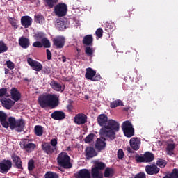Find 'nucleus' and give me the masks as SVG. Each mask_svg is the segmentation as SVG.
Here are the masks:
<instances>
[{"label": "nucleus", "instance_id": "nucleus-3", "mask_svg": "<svg viewBox=\"0 0 178 178\" xmlns=\"http://www.w3.org/2000/svg\"><path fill=\"white\" fill-rule=\"evenodd\" d=\"M97 122L99 126H102L99 131L101 136L104 137V140H106V138H108V115L106 114H99L97 118Z\"/></svg>", "mask_w": 178, "mask_h": 178}, {"label": "nucleus", "instance_id": "nucleus-25", "mask_svg": "<svg viewBox=\"0 0 178 178\" xmlns=\"http://www.w3.org/2000/svg\"><path fill=\"white\" fill-rule=\"evenodd\" d=\"M8 115L4 111H0V123L3 127L8 129L9 124L7 121Z\"/></svg>", "mask_w": 178, "mask_h": 178}, {"label": "nucleus", "instance_id": "nucleus-51", "mask_svg": "<svg viewBox=\"0 0 178 178\" xmlns=\"http://www.w3.org/2000/svg\"><path fill=\"white\" fill-rule=\"evenodd\" d=\"M96 35L98 36V38L103 36V29H102V27H98V29L96 31Z\"/></svg>", "mask_w": 178, "mask_h": 178}, {"label": "nucleus", "instance_id": "nucleus-56", "mask_svg": "<svg viewBox=\"0 0 178 178\" xmlns=\"http://www.w3.org/2000/svg\"><path fill=\"white\" fill-rule=\"evenodd\" d=\"M42 72L43 73H44V74H49V73H51V70L49 67H48V65H46V67L43 68Z\"/></svg>", "mask_w": 178, "mask_h": 178}, {"label": "nucleus", "instance_id": "nucleus-18", "mask_svg": "<svg viewBox=\"0 0 178 178\" xmlns=\"http://www.w3.org/2000/svg\"><path fill=\"white\" fill-rule=\"evenodd\" d=\"M85 154L87 159H90V158H94V156L98 155L95 147H92V146H87L85 149Z\"/></svg>", "mask_w": 178, "mask_h": 178}, {"label": "nucleus", "instance_id": "nucleus-9", "mask_svg": "<svg viewBox=\"0 0 178 178\" xmlns=\"http://www.w3.org/2000/svg\"><path fill=\"white\" fill-rule=\"evenodd\" d=\"M20 147L22 149H24L26 152H32L35 149L37 145L30 140V139H21Z\"/></svg>", "mask_w": 178, "mask_h": 178}, {"label": "nucleus", "instance_id": "nucleus-14", "mask_svg": "<svg viewBox=\"0 0 178 178\" xmlns=\"http://www.w3.org/2000/svg\"><path fill=\"white\" fill-rule=\"evenodd\" d=\"M28 64L32 67V69L35 70V72H41L43 69L42 64L40 63L39 61H36L35 60H33V58H29L28 60Z\"/></svg>", "mask_w": 178, "mask_h": 178}, {"label": "nucleus", "instance_id": "nucleus-34", "mask_svg": "<svg viewBox=\"0 0 178 178\" xmlns=\"http://www.w3.org/2000/svg\"><path fill=\"white\" fill-rule=\"evenodd\" d=\"M176 147V145L175 143H168L166 146V152L168 155H174L175 148Z\"/></svg>", "mask_w": 178, "mask_h": 178}, {"label": "nucleus", "instance_id": "nucleus-54", "mask_svg": "<svg viewBox=\"0 0 178 178\" xmlns=\"http://www.w3.org/2000/svg\"><path fill=\"white\" fill-rule=\"evenodd\" d=\"M134 178H146V174L145 172H138L136 174Z\"/></svg>", "mask_w": 178, "mask_h": 178}, {"label": "nucleus", "instance_id": "nucleus-2", "mask_svg": "<svg viewBox=\"0 0 178 178\" xmlns=\"http://www.w3.org/2000/svg\"><path fill=\"white\" fill-rule=\"evenodd\" d=\"M108 129H107V138L110 140H114L116 138V132L120 130V123L119 121H115V120L108 119Z\"/></svg>", "mask_w": 178, "mask_h": 178}, {"label": "nucleus", "instance_id": "nucleus-60", "mask_svg": "<svg viewBox=\"0 0 178 178\" xmlns=\"http://www.w3.org/2000/svg\"><path fill=\"white\" fill-rule=\"evenodd\" d=\"M116 2V0H108V4H114Z\"/></svg>", "mask_w": 178, "mask_h": 178}, {"label": "nucleus", "instance_id": "nucleus-33", "mask_svg": "<svg viewBox=\"0 0 178 178\" xmlns=\"http://www.w3.org/2000/svg\"><path fill=\"white\" fill-rule=\"evenodd\" d=\"M50 85L54 90H57L58 92L64 90V89H62V85L58 82H56L55 80H52Z\"/></svg>", "mask_w": 178, "mask_h": 178}, {"label": "nucleus", "instance_id": "nucleus-62", "mask_svg": "<svg viewBox=\"0 0 178 178\" xmlns=\"http://www.w3.org/2000/svg\"><path fill=\"white\" fill-rule=\"evenodd\" d=\"M23 80H24L25 81H31L30 79H28V77H24Z\"/></svg>", "mask_w": 178, "mask_h": 178}, {"label": "nucleus", "instance_id": "nucleus-30", "mask_svg": "<svg viewBox=\"0 0 178 178\" xmlns=\"http://www.w3.org/2000/svg\"><path fill=\"white\" fill-rule=\"evenodd\" d=\"M51 118H54V120H64L66 117L65 113L64 111H54V113H51Z\"/></svg>", "mask_w": 178, "mask_h": 178}, {"label": "nucleus", "instance_id": "nucleus-47", "mask_svg": "<svg viewBox=\"0 0 178 178\" xmlns=\"http://www.w3.org/2000/svg\"><path fill=\"white\" fill-rule=\"evenodd\" d=\"M45 178H59L56 172H53L52 171H48L45 174Z\"/></svg>", "mask_w": 178, "mask_h": 178}, {"label": "nucleus", "instance_id": "nucleus-11", "mask_svg": "<svg viewBox=\"0 0 178 178\" xmlns=\"http://www.w3.org/2000/svg\"><path fill=\"white\" fill-rule=\"evenodd\" d=\"M85 77L88 80H92V81H99L102 79V76L100 74H97V72H95L93 68H91V67L86 68Z\"/></svg>", "mask_w": 178, "mask_h": 178}, {"label": "nucleus", "instance_id": "nucleus-10", "mask_svg": "<svg viewBox=\"0 0 178 178\" xmlns=\"http://www.w3.org/2000/svg\"><path fill=\"white\" fill-rule=\"evenodd\" d=\"M54 13L56 16L58 17H63V16H66L67 13V6L65 3H59L58 4H56L54 7Z\"/></svg>", "mask_w": 178, "mask_h": 178}, {"label": "nucleus", "instance_id": "nucleus-52", "mask_svg": "<svg viewBox=\"0 0 178 178\" xmlns=\"http://www.w3.org/2000/svg\"><path fill=\"white\" fill-rule=\"evenodd\" d=\"M6 65L8 67V69H10V70H13V69H15V64L13 63V61L8 60L6 61Z\"/></svg>", "mask_w": 178, "mask_h": 178}, {"label": "nucleus", "instance_id": "nucleus-55", "mask_svg": "<svg viewBox=\"0 0 178 178\" xmlns=\"http://www.w3.org/2000/svg\"><path fill=\"white\" fill-rule=\"evenodd\" d=\"M46 54H47V60H51V58H52V54H51L50 49H48V48L46 49Z\"/></svg>", "mask_w": 178, "mask_h": 178}, {"label": "nucleus", "instance_id": "nucleus-38", "mask_svg": "<svg viewBox=\"0 0 178 178\" xmlns=\"http://www.w3.org/2000/svg\"><path fill=\"white\" fill-rule=\"evenodd\" d=\"M34 130L37 136H42L44 133V129L42 126H35Z\"/></svg>", "mask_w": 178, "mask_h": 178}, {"label": "nucleus", "instance_id": "nucleus-24", "mask_svg": "<svg viewBox=\"0 0 178 178\" xmlns=\"http://www.w3.org/2000/svg\"><path fill=\"white\" fill-rule=\"evenodd\" d=\"M19 45L24 49H26L30 47V39L25 38V36H21L19 39Z\"/></svg>", "mask_w": 178, "mask_h": 178}, {"label": "nucleus", "instance_id": "nucleus-41", "mask_svg": "<svg viewBox=\"0 0 178 178\" xmlns=\"http://www.w3.org/2000/svg\"><path fill=\"white\" fill-rule=\"evenodd\" d=\"M44 36V33L43 32H38V33H35V38L36 39L35 42H40L41 44H42V39Z\"/></svg>", "mask_w": 178, "mask_h": 178}, {"label": "nucleus", "instance_id": "nucleus-5", "mask_svg": "<svg viewBox=\"0 0 178 178\" xmlns=\"http://www.w3.org/2000/svg\"><path fill=\"white\" fill-rule=\"evenodd\" d=\"M57 163L63 168L69 169L73 167L71 163V158L67 152H60L57 156Z\"/></svg>", "mask_w": 178, "mask_h": 178}, {"label": "nucleus", "instance_id": "nucleus-21", "mask_svg": "<svg viewBox=\"0 0 178 178\" xmlns=\"http://www.w3.org/2000/svg\"><path fill=\"white\" fill-rule=\"evenodd\" d=\"M10 95L12 101H13L14 104L22 98V95L17 88H12L10 90Z\"/></svg>", "mask_w": 178, "mask_h": 178}, {"label": "nucleus", "instance_id": "nucleus-35", "mask_svg": "<svg viewBox=\"0 0 178 178\" xmlns=\"http://www.w3.org/2000/svg\"><path fill=\"white\" fill-rule=\"evenodd\" d=\"M6 97H10V93L8 92L7 88H1L0 89V102L4 99Z\"/></svg>", "mask_w": 178, "mask_h": 178}, {"label": "nucleus", "instance_id": "nucleus-4", "mask_svg": "<svg viewBox=\"0 0 178 178\" xmlns=\"http://www.w3.org/2000/svg\"><path fill=\"white\" fill-rule=\"evenodd\" d=\"M7 122L8 127L10 126V129H11V130H14L15 129L18 132H21L24 130L26 122L23 118L16 120L15 117H8Z\"/></svg>", "mask_w": 178, "mask_h": 178}, {"label": "nucleus", "instance_id": "nucleus-1", "mask_svg": "<svg viewBox=\"0 0 178 178\" xmlns=\"http://www.w3.org/2000/svg\"><path fill=\"white\" fill-rule=\"evenodd\" d=\"M39 105L41 108H56L59 105L60 99L58 95L55 93H46V95H40L38 99Z\"/></svg>", "mask_w": 178, "mask_h": 178}, {"label": "nucleus", "instance_id": "nucleus-53", "mask_svg": "<svg viewBox=\"0 0 178 178\" xmlns=\"http://www.w3.org/2000/svg\"><path fill=\"white\" fill-rule=\"evenodd\" d=\"M118 156L119 159H122V158H124V152L123 149H118Z\"/></svg>", "mask_w": 178, "mask_h": 178}, {"label": "nucleus", "instance_id": "nucleus-59", "mask_svg": "<svg viewBox=\"0 0 178 178\" xmlns=\"http://www.w3.org/2000/svg\"><path fill=\"white\" fill-rule=\"evenodd\" d=\"M163 178H172V172H169L168 174H166V176H164Z\"/></svg>", "mask_w": 178, "mask_h": 178}, {"label": "nucleus", "instance_id": "nucleus-57", "mask_svg": "<svg viewBox=\"0 0 178 178\" xmlns=\"http://www.w3.org/2000/svg\"><path fill=\"white\" fill-rule=\"evenodd\" d=\"M67 110L68 111H72L73 110V105L72 104H69L68 105H67Z\"/></svg>", "mask_w": 178, "mask_h": 178}, {"label": "nucleus", "instance_id": "nucleus-22", "mask_svg": "<svg viewBox=\"0 0 178 178\" xmlns=\"http://www.w3.org/2000/svg\"><path fill=\"white\" fill-rule=\"evenodd\" d=\"M11 159H13L14 164H15L16 168H18L19 170H24L22 161L19 155H17L16 154H13V155H11Z\"/></svg>", "mask_w": 178, "mask_h": 178}, {"label": "nucleus", "instance_id": "nucleus-61", "mask_svg": "<svg viewBox=\"0 0 178 178\" xmlns=\"http://www.w3.org/2000/svg\"><path fill=\"white\" fill-rule=\"evenodd\" d=\"M9 72V68H5V74H8Z\"/></svg>", "mask_w": 178, "mask_h": 178}, {"label": "nucleus", "instance_id": "nucleus-44", "mask_svg": "<svg viewBox=\"0 0 178 178\" xmlns=\"http://www.w3.org/2000/svg\"><path fill=\"white\" fill-rule=\"evenodd\" d=\"M51 154H54L57 149V145H58V140L57 139H51Z\"/></svg>", "mask_w": 178, "mask_h": 178}, {"label": "nucleus", "instance_id": "nucleus-37", "mask_svg": "<svg viewBox=\"0 0 178 178\" xmlns=\"http://www.w3.org/2000/svg\"><path fill=\"white\" fill-rule=\"evenodd\" d=\"M124 103L121 99H116L115 101H113L111 102L110 106L111 108H116L117 106H123Z\"/></svg>", "mask_w": 178, "mask_h": 178}, {"label": "nucleus", "instance_id": "nucleus-36", "mask_svg": "<svg viewBox=\"0 0 178 178\" xmlns=\"http://www.w3.org/2000/svg\"><path fill=\"white\" fill-rule=\"evenodd\" d=\"M156 166L159 168V167L161 168H165V167L168 164V161H166V159H163V158H159L157 159V161L156 163Z\"/></svg>", "mask_w": 178, "mask_h": 178}, {"label": "nucleus", "instance_id": "nucleus-12", "mask_svg": "<svg viewBox=\"0 0 178 178\" xmlns=\"http://www.w3.org/2000/svg\"><path fill=\"white\" fill-rule=\"evenodd\" d=\"M12 167L13 163L10 159H3L0 163V172L7 174L9 170H11Z\"/></svg>", "mask_w": 178, "mask_h": 178}, {"label": "nucleus", "instance_id": "nucleus-20", "mask_svg": "<svg viewBox=\"0 0 178 178\" xmlns=\"http://www.w3.org/2000/svg\"><path fill=\"white\" fill-rule=\"evenodd\" d=\"M9 97H5L3 99H1V105L6 108V110H11L12 106L15 105V102Z\"/></svg>", "mask_w": 178, "mask_h": 178}, {"label": "nucleus", "instance_id": "nucleus-40", "mask_svg": "<svg viewBox=\"0 0 178 178\" xmlns=\"http://www.w3.org/2000/svg\"><path fill=\"white\" fill-rule=\"evenodd\" d=\"M56 26L58 29V31H65V29H66V23L62 20L57 22Z\"/></svg>", "mask_w": 178, "mask_h": 178}, {"label": "nucleus", "instance_id": "nucleus-17", "mask_svg": "<svg viewBox=\"0 0 178 178\" xmlns=\"http://www.w3.org/2000/svg\"><path fill=\"white\" fill-rule=\"evenodd\" d=\"M130 146L134 151H138L141 145V139L139 138H132L129 140Z\"/></svg>", "mask_w": 178, "mask_h": 178}, {"label": "nucleus", "instance_id": "nucleus-48", "mask_svg": "<svg viewBox=\"0 0 178 178\" xmlns=\"http://www.w3.org/2000/svg\"><path fill=\"white\" fill-rule=\"evenodd\" d=\"M113 24H111V23H107L105 25V31H106V32H113Z\"/></svg>", "mask_w": 178, "mask_h": 178}, {"label": "nucleus", "instance_id": "nucleus-29", "mask_svg": "<svg viewBox=\"0 0 178 178\" xmlns=\"http://www.w3.org/2000/svg\"><path fill=\"white\" fill-rule=\"evenodd\" d=\"M106 146V142H105L104 138V140L98 138L96 140L95 148L97 151L101 152L105 149Z\"/></svg>", "mask_w": 178, "mask_h": 178}, {"label": "nucleus", "instance_id": "nucleus-23", "mask_svg": "<svg viewBox=\"0 0 178 178\" xmlns=\"http://www.w3.org/2000/svg\"><path fill=\"white\" fill-rule=\"evenodd\" d=\"M32 23L33 19L30 15H22V17H21V24L26 29L31 26Z\"/></svg>", "mask_w": 178, "mask_h": 178}, {"label": "nucleus", "instance_id": "nucleus-50", "mask_svg": "<svg viewBox=\"0 0 178 178\" xmlns=\"http://www.w3.org/2000/svg\"><path fill=\"white\" fill-rule=\"evenodd\" d=\"M171 178H178V168H173L172 170Z\"/></svg>", "mask_w": 178, "mask_h": 178}, {"label": "nucleus", "instance_id": "nucleus-46", "mask_svg": "<svg viewBox=\"0 0 178 178\" xmlns=\"http://www.w3.org/2000/svg\"><path fill=\"white\" fill-rule=\"evenodd\" d=\"M8 49V47L5 44V42H3V40H0V54L2 52H6Z\"/></svg>", "mask_w": 178, "mask_h": 178}, {"label": "nucleus", "instance_id": "nucleus-43", "mask_svg": "<svg viewBox=\"0 0 178 178\" xmlns=\"http://www.w3.org/2000/svg\"><path fill=\"white\" fill-rule=\"evenodd\" d=\"M35 22L42 24L44 22V15H42V14H36V15H35Z\"/></svg>", "mask_w": 178, "mask_h": 178}, {"label": "nucleus", "instance_id": "nucleus-16", "mask_svg": "<svg viewBox=\"0 0 178 178\" xmlns=\"http://www.w3.org/2000/svg\"><path fill=\"white\" fill-rule=\"evenodd\" d=\"M87 120L88 117L86 114L83 113L76 114L74 117V122L78 125L85 124L86 123H87Z\"/></svg>", "mask_w": 178, "mask_h": 178}, {"label": "nucleus", "instance_id": "nucleus-63", "mask_svg": "<svg viewBox=\"0 0 178 178\" xmlns=\"http://www.w3.org/2000/svg\"><path fill=\"white\" fill-rule=\"evenodd\" d=\"M67 60L66 57H65L64 56H63V63H65Z\"/></svg>", "mask_w": 178, "mask_h": 178}, {"label": "nucleus", "instance_id": "nucleus-26", "mask_svg": "<svg viewBox=\"0 0 178 178\" xmlns=\"http://www.w3.org/2000/svg\"><path fill=\"white\" fill-rule=\"evenodd\" d=\"M42 149L45 152V154H47V155H52V145L50 142H44V143H42L41 145Z\"/></svg>", "mask_w": 178, "mask_h": 178}, {"label": "nucleus", "instance_id": "nucleus-64", "mask_svg": "<svg viewBox=\"0 0 178 178\" xmlns=\"http://www.w3.org/2000/svg\"><path fill=\"white\" fill-rule=\"evenodd\" d=\"M70 149H71L70 146H67V151H70Z\"/></svg>", "mask_w": 178, "mask_h": 178}, {"label": "nucleus", "instance_id": "nucleus-42", "mask_svg": "<svg viewBox=\"0 0 178 178\" xmlns=\"http://www.w3.org/2000/svg\"><path fill=\"white\" fill-rule=\"evenodd\" d=\"M44 1L49 8H53L56 6L58 0H44Z\"/></svg>", "mask_w": 178, "mask_h": 178}, {"label": "nucleus", "instance_id": "nucleus-32", "mask_svg": "<svg viewBox=\"0 0 178 178\" xmlns=\"http://www.w3.org/2000/svg\"><path fill=\"white\" fill-rule=\"evenodd\" d=\"M114 170L110 167H106L104 170V176L106 178L113 177L114 176Z\"/></svg>", "mask_w": 178, "mask_h": 178}, {"label": "nucleus", "instance_id": "nucleus-7", "mask_svg": "<svg viewBox=\"0 0 178 178\" xmlns=\"http://www.w3.org/2000/svg\"><path fill=\"white\" fill-rule=\"evenodd\" d=\"M122 129L124 132V136L127 138H131L134 136L135 134V129L133 127L131 121L127 120V121H124L122 124Z\"/></svg>", "mask_w": 178, "mask_h": 178}, {"label": "nucleus", "instance_id": "nucleus-45", "mask_svg": "<svg viewBox=\"0 0 178 178\" xmlns=\"http://www.w3.org/2000/svg\"><path fill=\"white\" fill-rule=\"evenodd\" d=\"M34 168H35V163L34 159H31L28 162V170L29 171H33Z\"/></svg>", "mask_w": 178, "mask_h": 178}, {"label": "nucleus", "instance_id": "nucleus-6", "mask_svg": "<svg viewBox=\"0 0 178 178\" xmlns=\"http://www.w3.org/2000/svg\"><path fill=\"white\" fill-rule=\"evenodd\" d=\"M95 167L91 169V176L92 178H104L103 172H100L99 170H104L106 167L105 163L102 161H95Z\"/></svg>", "mask_w": 178, "mask_h": 178}, {"label": "nucleus", "instance_id": "nucleus-8", "mask_svg": "<svg viewBox=\"0 0 178 178\" xmlns=\"http://www.w3.org/2000/svg\"><path fill=\"white\" fill-rule=\"evenodd\" d=\"M155 156L152 152H146L143 155H135L136 163H152Z\"/></svg>", "mask_w": 178, "mask_h": 178}, {"label": "nucleus", "instance_id": "nucleus-27", "mask_svg": "<svg viewBox=\"0 0 178 178\" xmlns=\"http://www.w3.org/2000/svg\"><path fill=\"white\" fill-rule=\"evenodd\" d=\"M145 170L147 174H158L160 171V168L157 167L156 164H152V165H146Z\"/></svg>", "mask_w": 178, "mask_h": 178}, {"label": "nucleus", "instance_id": "nucleus-58", "mask_svg": "<svg viewBox=\"0 0 178 178\" xmlns=\"http://www.w3.org/2000/svg\"><path fill=\"white\" fill-rule=\"evenodd\" d=\"M127 151L129 154H132V153L134 152V151L132 150L131 146H127Z\"/></svg>", "mask_w": 178, "mask_h": 178}, {"label": "nucleus", "instance_id": "nucleus-13", "mask_svg": "<svg viewBox=\"0 0 178 178\" xmlns=\"http://www.w3.org/2000/svg\"><path fill=\"white\" fill-rule=\"evenodd\" d=\"M33 47L35 48H42V47H44V48H50L51 47V42L48 38L44 36L42 39V43L41 42H33Z\"/></svg>", "mask_w": 178, "mask_h": 178}, {"label": "nucleus", "instance_id": "nucleus-39", "mask_svg": "<svg viewBox=\"0 0 178 178\" xmlns=\"http://www.w3.org/2000/svg\"><path fill=\"white\" fill-rule=\"evenodd\" d=\"M96 135L94 133H90L86 138L84 139L85 143H92L94 142V138H95Z\"/></svg>", "mask_w": 178, "mask_h": 178}, {"label": "nucleus", "instance_id": "nucleus-28", "mask_svg": "<svg viewBox=\"0 0 178 178\" xmlns=\"http://www.w3.org/2000/svg\"><path fill=\"white\" fill-rule=\"evenodd\" d=\"M82 43L86 47H89L90 45H94V38L92 35H86L83 36Z\"/></svg>", "mask_w": 178, "mask_h": 178}, {"label": "nucleus", "instance_id": "nucleus-31", "mask_svg": "<svg viewBox=\"0 0 178 178\" xmlns=\"http://www.w3.org/2000/svg\"><path fill=\"white\" fill-rule=\"evenodd\" d=\"M95 52V48H92V45H89L88 47H86L85 53L86 54L88 57H90L91 58L94 57V54Z\"/></svg>", "mask_w": 178, "mask_h": 178}, {"label": "nucleus", "instance_id": "nucleus-19", "mask_svg": "<svg viewBox=\"0 0 178 178\" xmlns=\"http://www.w3.org/2000/svg\"><path fill=\"white\" fill-rule=\"evenodd\" d=\"M75 178H92L91 172L87 168H82L76 172Z\"/></svg>", "mask_w": 178, "mask_h": 178}, {"label": "nucleus", "instance_id": "nucleus-49", "mask_svg": "<svg viewBox=\"0 0 178 178\" xmlns=\"http://www.w3.org/2000/svg\"><path fill=\"white\" fill-rule=\"evenodd\" d=\"M8 21L10 24L15 28L17 29V20L14 17H8Z\"/></svg>", "mask_w": 178, "mask_h": 178}, {"label": "nucleus", "instance_id": "nucleus-15", "mask_svg": "<svg viewBox=\"0 0 178 178\" xmlns=\"http://www.w3.org/2000/svg\"><path fill=\"white\" fill-rule=\"evenodd\" d=\"M53 44L56 47V48L60 49L63 48L65 44V36L58 35L54 38Z\"/></svg>", "mask_w": 178, "mask_h": 178}]
</instances>
